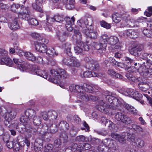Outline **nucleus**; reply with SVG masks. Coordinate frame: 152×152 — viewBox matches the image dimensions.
I'll return each mask as SVG.
<instances>
[{"label": "nucleus", "mask_w": 152, "mask_h": 152, "mask_svg": "<svg viewBox=\"0 0 152 152\" xmlns=\"http://www.w3.org/2000/svg\"><path fill=\"white\" fill-rule=\"evenodd\" d=\"M32 74L39 76L45 79L48 77L50 81L56 84L60 82L61 79H67L69 77V74L65 70L60 69L56 71L51 70L50 74H48L47 70L43 71L37 69L34 70Z\"/></svg>", "instance_id": "f257e3e1"}, {"label": "nucleus", "mask_w": 152, "mask_h": 152, "mask_svg": "<svg viewBox=\"0 0 152 152\" xmlns=\"http://www.w3.org/2000/svg\"><path fill=\"white\" fill-rule=\"evenodd\" d=\"M103 97L105 99L102 100L100 104L97 106L98 110L102 112L107 113L109 108L115 109L122 104L123 101L122 99L115 97L110 93L103 95Z\"/></svg>", "instance_id": "f03ea898"}, {"label": "nucleus", "mask_w": 152, "mask_h": 152, "mask_svg": "<svg viewBox=\"0 0 152 152\" xmlns=\"http://www.w3.org/2000/svg\"><path fill=\"white\" fill-rule=\"evenodd\" d=\"M75 89L77 90L76 92L78 93V96L82 100L87 101L96 99L95 96L88 94L93 91V88L91 86L86 84L82 86L76 85Z\"/></svg>", "instance_id": "7ed1b4c3"}, {"label": "nucleus", "mask_w": 152, "mask_h": 152, "mask_svg": "<svg viewBox=\"0 0 152 152\" xmlns=\"http://www.w3.org/2000/svg\"><path fill=\"white\" fill-rule=\"evenodd\" d=\"M8 53L4 50L0 49V64L10 66L13 64V61L7 57Z\"/></svg>", "instance_id": "20e7f679"}, {"label": "nucleus", "mask_w": 152, "mask_h": 152, "mask_svg": "<svg viewBox=\"0 0 152 152\" xmlns=\"http://www.w3.org/2000/svg\"><path fill=\"white\" fill-rule=\"evenodd\" d=\"M150 64H152V60H151L150 63L148 62V61H146L145 62H143V64L140 65L139 67H135V69H136L137 72L141 75L144 76L150 67Z\"/></svg>", "instance_id": "39448f33"}, {"label": "nucleus", "mask_w": 152, "mask_h": 152, "mask_svg": "<svg viewBox=\"0 0 152 152\" xmlns=\"http://www.w3.org/2000/svg\"><path fill=\"white\" fill-rule=\"evenodd\" d=\"M48 40L46 39L43 38L39 40L35 45L36 50L38 52L42 53L46 52L47 48L45 44L48 43Z\"/></svg>", "instance_id": "423d86ee"}, {"label": "nucleus", "mask_w": 152, "mask_h": 152, "mask_svg": "<svg viewBox=\"0 0 152 152\" xmlns=\"http://www.w3.org/2000/svg\"><path fill=\"white\" fill-rule=\"evenodd\" d=\"M115 117L118 121H121L126 124H130L132 122L130 118L121 113H117L115 114Z\"/></svg>", "instance_id": "0eeeda50"}, {"label": "nucleus", "mask_w": 152, "mask_h": 152, "mask_svg": "<svg viewBox=\"0 0 152 152\" xmlns=\"http://www.w3.org/2000/svg\"><path fill=\"white\" fill-rule=\"evenodd\" d=\"M143 48V45H139L129 49V52L132 55L135 56H140L142 52Z\"/></svg>", "instance_id": "6e6552de"}, {"label": "nucleus", "mask_w": 152, "mask_h": 152, "mask_svg": "<svg viewBox=\"0 0 152 152\" xmlns=\"http://www.w3.org/2000/svg\"><path fill=\"white\" fill-rule=\"evenodd\" d=\"M13 62L20 70H23L27 68V63L23 60L16 58H13Z\"/></svg>", "instance_id": "1a4fd4ad"}, {"label": "nucleus", "mask_w": 152, "mask_h": 152, "mask_svg": "<svg viewBox=\"0 0 152 152\" xmlns=\"http://www.w3.org/2000/svg\"><path fill=\"white\" fill-rule=\"evenodd\" d=\"M103 144H106V147L109 149L115 150L117 148L116 142L114 140L110 139H106L104 140Z\"/></svg>", "instance_id": "9d476101"}, {"label": "nucleus", "mask_w": 152, "mask_h": 152, "mask_svg": "<svg viewBox=\"0 0 152 152\" xmlns=\"http://www.w3.org/2000/svg\"><path fill=\"white\" fill-rule=\"evenodd\" d=\"M71 47V44L69 42L64 43L62 45V48L64 50V52L69 56L72 55Z\"/></svg>", "instance_id": "9b49d317"}, {"label": "nucleus", "mask_w": 152, "mask_h": 152, "mask_svg": "<svg viewBox=\"0 0 152 152\" xmlns=\"http://www.w3.org/2000/svg\"><path fill=\"white\" fill-rule=\"evenodd\" d=\"M16 115V113L14 110H12L10 113L7 114L6 115L5 117V119L6 121L5 124L7 126V122L10 124V122L11 120L14 118Z\"/></svg>", "instance_id": "f8f14e48"}, {"label": "nucleus", "mask_w": 152, "mask_h": 152, "mask_svg": "<svg viewBox=\"0 0 152 152\" xmlns=\"http://www.w3.org/2000/svg\"><path fill=\"white\" fill-rule=\"evenodd\" d=\"M8 25L12 30H16L20 28L18 20H11L9 22Z\"/></svg>", "instance_id": "ddd939ff"}, {"label": "nucleus", "mask_w": 152, "mask_h": 152, "mask_svg": "<svg viewBox=\"0 0 152 152\" xmlns=\"http://www.w3.org/2000/svg\"><path fill=\"white\" fill-rule=\"evenodd\" d=\"M124 34L132 39H134L137 37L138 33L132 29H129L124 31Z\"/></svg>", "instance_id": "4468645a"}, {"label": "nucleus", "mask_w": 152, "mask_h": 152, "mask_svg": "<svg viewBox=\"0 0 152 152\" xmlns=\"http://www.w3.org/2000/svg\"><path fill=\"white\" fill-rule=\"evenodd\" d=\"M111 136L112 138L115 139L121 143L124 142L125 140L126 136L124 134L121 135L116 133H111Z\"/></svg>", "instance_id": "2eb2a0df"}, {"label": "nucleus", "mask_w": 152, "mask_h": 152, "mask_svg": "<svg viewBox=\"0 0 152 152\" xmlns=\"http://www.w3.org/2000/svg\"><path fill=\"white\" fill-rule=\"evenodd\" d=\"M50 21H51V20H46L42 22V24L45 26V30L48 32L51 31L52 30L51 24L49 23ZM52 24L51 23V24Z\"/></svg>", "instance_id": "dca6fc26"}, {"label": "nucleus", "mask_w": 152, "mask_h": 152, "mask_svg": "<svg viewBox=\"0 0 152 152\" xmlns=\"http://www.w3.org/2000/svg\"><path fill=\"white\" fill-rule=\"evenodd\" d=\"M129 96L132 97L134 99L139 101L142 97V95L138 91L132 89V91L130 93Z\"/></svg>", "instance_id": "f3484780"}, {"label": "nucleus", "mask_w": 152, "mask_h": 152, "mask_svg": "<svg viewBox=\"0 0 152 152\" xmlns=\"http://www.w3.org/2000/svg\"><path fill=\"white\" fill-rule=\"evenodd\" d=\"M43 0H35V3L32 4V6L34 9L40 12H42V10L40 6L43 2Z\"/></svg>", "instance_id": "a211bd4d"}, {"label": "nucleus", "mask_w": 152, "mask_h": 152, "mask_svg": "<svg viewBox=\"0 0 152 152\" xmlns=\"http://www.w3.org/2000/svg\"><path fill=\"white\" fill-rule=\"evenodd\" d=\"M134 61L130 59L129 57H126L125 59V63H124L125 67L127 69L131 68L132 66L133 65Z\"/></svg>", "instance_id": "6ab92c4d"}, {"label": "nucleus", "mask_w": 152, "mask_h": 152, "mask_svg": "<svg viewBox=\"0 0 152 152\" xmlns=\"http://www.w3.org/2000/svg\"><path fill=\"white\" fill-rule=\"evenodd\" d=\"M139 89L142 91H145L150 88L149 85L147 83L142 82L138 85Z\"/></svg>", "instance_id": "aec40b11"}, {"label": "nucleus", "mask_w": 152, "mask_h": 152, "mask_svg": "<svg viewBox=\"0 0 152 152\" xmlns=\"http://www.w3.org/2000/svg\"><path fill=\"white\" fill-rule=\"evenodd\" d=\"M25 114L29 119H31L35 116L36 113L33 110L29 109L26 111Z\"/></svg>", "instance_id": "412c9836"}, {"label": "nucleus", "mask_w": 152, "mask_h": 152, "mask_svg": "<svg viewBox=\"0 0 152 152\" xmlns=\"http://www.w3.org/2000/svg\"><path fill=\"white\" fill-rule=\"evenodd\" d=\"M74 34L73 36V39L76 40L77 42L80 43L82 39V36L81 33L78 31H74Z\"/></svg>", "instance_id": "4be33fe9"}, {"label": "nucleus", "mask_w": 152, "mask_h": 152, "mask_svg": "<svg viewBox=\"0 0 152 152\" xmlns=\"http://www.w3.org/2000/svg\"><path fill=\"white\" fill-rule=\"evenodd\" d=\"M75 20H66V26L67 30L71 31L73 30V28L71 26L74 23Z\"/></svg>", "instance_id": "5701e85b"}, {"label": "nucleus", "mask_w": 152, "mask_h": 152, "mask_svg": "<svg viewBox=\"0 0 152 152\" xmlns=\"http://www.w3.org/2000/svg\"><path fill=\"white\" fill-rule=\"evenodd\" d=\"M118 38L115 36H111L109 37L108 44L112 45H115L118 42Z\"/></svg>", "instance_id": "b1692460"}, {"label": "nucleus", "mask_w": 152, "mask_h": 152, "mask_svg": "<svg viewBox=\"0 0 152 152\" xmlns=\"http://www.w3.org/2000/svg\"><path fill=\"white\" fill-rule=\"evenodd\" d=\"M80 65V63L79 60L75 57H72L71 62L70 66L79 67Z\"/></svg>", "instance_id": "393cba45"}, {"label": "nucleus", "mask_w": 152, "mask_h": 152, "mask_svg": "<svg viewBox=\"0 0 152 152\" xmlns=\"http://www.w3.org/2000/svg\"><path fill=\"white\" fill-rule=\"evenodd\" d=\"M132 144L134 145L141 148L144 146L145 142L143 140L137 138L134 143H132Z\"/></svg>", "instance_id": "a878e982"}, {"label": "nucleus", "mask_w": 152, "mask_h": 152, "mask_svg": "<svg viewBox=\"0 0 152 152\" xmlns=\"http://www.w3.org/2000/svg\"><path fill=\"white\" fill-rule=\"evenodd\" d=\"M81 45V42H80L74 47L75 52L77 54H79L83 52V49Z\"/></svg>", "instance_id": "bb28decb"}, {"label": "nucleus", "mask_w": 152, "mask_h": 152, "mask_svg": "<svg viewBox=\"0 0 152 152\" xmlns=\"http://www.w3.org/2000/svg\"><path fill=\"white\" fill-rule=\"evenodd\" d=\"M109 39V37L107 34H103L100 37V42L103 45H106L107 44H108Z\"/></svg>", "instance_id": "cd10ccee"}, {"label": "nucleus", "mask_w": 152, "mask_h": 152, "mask_svg": "<svg viewBox=\"0 0 152 152\" xmlns=\"http://www.w3.org/2000/svg\"><path fill=\"white\" fill-rule=\"evenodd\" d=\"M26 124H18L16 127L17 129H19V131L22 133H23L24 132H26L28 129L27 128Z\"/></svg>", "instance_id": "c85d7f7f"}, {"label": "nucleus", "mask_w": 152, "mask_h": 152, "mask_svg": "<svg viewBox=\"0 0 152 152\" xmlns=\"http://www.w3.org/2000/svg\"><path fill=\"white\" fill-rule=\"evenodd\" d=\"M46 54L48 55L49 56H57L58 54L56 52L55 50L53 48H50L47 49L46 51Z\"/></svg>", "instance_id": "c756f323"}, {"label": "nucleus", "mask_w": 152, "mask_h": 152, "mask_svg": "<svg viewBox=\"0 0 152 152\" xmlns=\"http://www.w3.org/2000/svg\"><path fill=\"white\" fill-rule=\"evenodd\" d=\"M24 56L28 60L34 61L36 60V57L31 53L29 52H26Z\"/></svg>", "instance_id": "7c9ffc66"}, {"label": "nucleus", "mask_w": 152, "mask_h": 152, "mask_svg": "<svg viewBox=\"0 0 152 152\" xmlns=\"http://www.w3.org/2000/svg\"><path fill=\"white\" fill-rule=\"evenodd\" d=\"M77 23L81 27H84L85 26L87 28V26L88 25V20H79Z\"/></svg>", "instance_id": "2f4dec72"}, {"label": "nucleus", "mask_w": 152, "mask_h": 152, "mask_svg": "<svg viewBox=\"0 0 152 152\" xmlns=\"http://www.w3.org/2000/svg\"><path fill=\"white\" fill-rule=\"evenodd\" d=\"M141 57L143 59H148L146 61H148V62L150 63L151 60H152V54H150L147 53H142Z\"/></svg>", "instance_id": "473e14b6"}, {"label": "nucleus", "mask_w": 152, "mask_h": 152, "mask_svg": "<svg viewBox=\"0 0 152 152\" xmlns=\"http://www.w3.org/2000/svg\"><path fill=\"white\" fill-rule=\"evenodd\" d=\"M132 91V89L124 88L121 89L119 90V92L122 94L126 96H129L130 93Z\"/></svg>", "instance_id": "72a5a7b5"}, {"label": "nucleus", "mask_w": 152, "mask_h": 152, "mask_svg": "<svg viewBox=\"0 0 152 152\" xmlns=\"http://www.w3.org/2000/svg\"><path fill=\"white\" fill-rule=\"evenodd\" d=\"M64 16L62 15H59L58 14H56L54 15L53 17V16L51 14L47 15L46 19H60L63 18Z\"/></svg>", "instance_id": "f704fd0d"}, {"label": "nucleus", "mask_w": 152, "mask_h": 152, "mask_svg": "<svg viewBox=\"0 0 152 152\" xmlns=\"http://www.w3.org/2000/svg\"><path fill=\"white\" fill-rule=\"evenodd\" d=\"M57 36L58 39L62 42L64 41L66 38L65 33H61L60 31H58L57 32Z\"/></svg>", "instance_id": "c9c22d12"}, {"label": "nucleus", "mask_w": 152, "mask_h": 152, "mask_svg": "<svg viewBox=\"0 0 152 152\" xmlns=\"http://www.w3.org/2000/svg\"><path fill=\"white\" fill-rule=\"evenodd\" d=\"M25 12H19L18 14V18H22V19H24L27 18L28 19L29 18V15L27 14V13H26V10L25 9Z\"/></svg>", "instance_id": "e433bc0d"}, {"label": "nucleus", "mask_w": 152, "mask_h": 152, "mask_svg": "<svg viewBox=\"0 0 152 152\" xmlns=\"http://www.w3.org/2000/svg\"><path fill=\"white\" fill-rule=\"evenodd\" d=\"M132 128L137 132H143V130L142 127L140 126L132 124Z\"/></svg>", "instance_id": "4c0bfd02"}, {"label": "nucleus", "mask_w": 152, "mask_h": 152, "mask_svg": "<svg viewBox=\"0 0 152 152\" xmlns=\"http://www.w3.org/2000/svg\"><path fill=\"white\" fill-rule=\"evenodd\" d=\"M88 34H87V36L91 38L96 39L97 38L98 34L96 32L94 31L90 32L89 30H87Z\"/></svg>", "instance_id": "58836bf2"}, {"label": "nucleus", "mask_w": 152, "mask_h": 152, "mask_svg": "<svg viewBox=\"0 0 152 152\" xmlns=\"http://www.w3.org/2000/svg\"><path fill=\"white\" fill-rule=\"evenodd\" d=\"M72 57H66L64 58L63 60L62 61L64 64L67 66H70L71 62Z\"/></svg>", "instance_id": "ea45409f"}, {"label": "nucleus", "mask_w": 152, "mask_h": 152, "mask_svg": "<svg viewBox=\"0 0 152 152\" xmlns=\"http://www.w3.org/2000/svg\"><path fill=\"white\" fill-rule=\"evenodd\" d=\"M20 6L18 4L14 3L11 6V10L14 12L18 13V14L19 12H18V10Z\"/></svg>", "instance_id": "a19ab883"}, {"label": "nucleus", "mask_w": 152, "mask_h": 152, "mask_svg": "<svg viewBox=\"0 0 152 152\" xmlns=\"http://www.w3.org/2000/svg\"><path fill=\"white\" fill-rule=\"evenodd\" d=\"M126 134L127 135L125 136H127L126 137L128 140L132 141V143H134L137 138H135L134 134L128 133H127Z\"/></svg>", "instance_id": "79ce46f5"}, {"label": "nucleus", "mask_w": 152, "mask_h": 152, "mask_svg": "<svg viewBox=\"0 0 152 152\" xmlns=\"http://www.w3.org/2000/svg\"><path fill=\"white\" fill-rule=\"evenodd\" d=\"M40 118L38 116H35L33 117L32 119L33 120V122L35 125H39L41 124V121L40 119Z\"/></svg>", "instance_id": "37998d69"}, {"label": "nucleus", "mask_w": 152, "mask_h": 152, "mask_svg": "<svg viewBox=\"0 0 152 152\" xmlns=\"http://www.w3.org/2000/svg\"><path fill=\"white\" fill-rule=\"evenodd\" d=\"M105 125L106 126H107L108 127L109 129L110 130H113L114 124L110 120H106V123Z\"/></svg>", "instance_id": "c03bdc74"}, {"label": "nucleus", "mask_w": 152, "mask_h": 152, "mask_svg": "<svg viewBox=\"0 0 152 152\" xmlns=\"http://www.w3.org/2000/svg\"><path fill=\"white\" fill-rule=\"evenodd\" d=\"M100 25L102 27L105 28L107 29H109L111 27L110 24L107 23L104 20H102L101 22Z\"/></svg>", "instance_id": "a18cd8bd"}, {"label": "nucleus", "mask_w": 152, "mask_h": 152, "mask_svg": "<svg viewBox=\"0 0 152 152\" xmlns=\"http://www.w3.org/2000/svg\"><path fill=\"white\" fill-rule=\"evenodd\" d=\"M102 45L103 44H102L101 42V43L94 42L92 44V45L94 48L97 50L101 48Z\"/></svg>", "instance_id": "49530a36"}, {"label": "nucleus", "mask_w": 152, "mask_h": 152, "mask_svg": "<svg viewBox=\"0 0 152 152\" xmlns=\"http://www.w3.org/2000/svg\"><path fill=\"white\" fill-rule=\"evenodd\" d=\"M147 10L148 11H145L144 13V14L147 17H150L152 15V6L148 7Z\"/></svg>", "instance_id": "de8ad7c7"}, {"label": "nucleus", "mask_w": 152, "mask_h": 152, "mask_svg": "<svg viewBox=\"0 0 152 152\" xmlns=\"http://www.w3.org/2000/svg\"><path fill=\"white\" fill-rule=\"evenodd\" d=\"M29 25L36 26L39 24L37 20H27Z\"/></svg>", "instance_id": "09e8293b"}, {"label": "nucleus", "mask_w": 152, "mask_h": 152, "mask_svg": "<svg viewBox=\"0 0 152 152\" xmlns=\"http://www.w3.org/2000/svg\"><path fill=\"white\" fill-rule=\"evenodd\" d=\"M75 3L74 0H69L68 4L66 5V8L69 9H71L74 8V5Z\"/></svg>", "instance_id": "8fccbe9b"}, {"label": "nucleus", "mask_w": 152, "mask_h": 152, "mask_svg": "<svg viewBox=\"0 0 152 152\" xmlns=\"http://www.w3.org/2000/svg\"><path fill=\"white\" fill-rule=\"evenodd\" d=\"M38 129L33 128H29L28 129L27 132L33 134H36L37 132Z\"/></svg>", "instance_id": "3c124183"}, {"label": "nucleus", "mask_w": 152, "mask_h": 152, "mask_svg": "<svg viewBox=\"0 0 152 152\" xmlns=\"http://www.w3.org/2000/svg\"><path fill=\"white\" fill-rule=\"evenodd\" d=\"M28 117L26 115H23L20 118V121L22 123V124H26L28 121Z\"/></svg>", "instance_id": "603ef678"}, {"label": "nucleus", "mask_w": 152, "mask_h": 152, "mask_svg": "<svg viewBox=\"0 0 152 152\" xmlns=\"http://www.w3.org/2000/svg\"><path fill=\"white\" fill-rule=\"evenodd\" d=\"M86 138L83 135L77 136L76 138V140L79 142H83L85 141Z\"/></svg>", "instance_id": "864d4df0"}, {"label": "nucleus", "mask_w": 152, "mask_h": 152, "mask_svg": "<svg viewBox=\"0 0 152 152\" xmlns=\"http://www.w3.org/2000/svg\"><path fill=\"white\" fill-rule=\"evenodd\" d=\"M126 76L128 79L132 81L135 82L137 81V79L132 75L127 74Z\"/></svg>", "instance_id": "5fc2aeb1"}, {"label": "nucleus", "mask_w": 152, "mask_h": 152, "mask_svg": "<svg viewBox=\"0 0 152 152\" xmlns=\"http://www.w3.org/2000/svg\"><path fill=\"white\" fill-rule=\"evenodd\" d=\"M20 148L19 143H14L13 147L12 148H13L14 151L15 152H18L19 151Z\"/></svg>", "instance_id": "6e6d98bb"}, {"label": "nucleus", "mask_w": 152, "mask_h": 152, "mask_svg": "<svg viewBox=\"0 0 152 152\" xmlns=\"http://www.w3.org/2000/svg\"><path fill=\"white\" fill-rule=\"evenodd\" d=\"M59 125L63 127L64 126L66 129H68L69 128L68 124L65 121H61Z\"/></svg>", "instance_id": "4d7b16f0"}, {"label": "nucleus", "mask_w": 152, "mask_h": 152, "mask_svg": "<svg viewBox=\"0 0 152 152\" xmlns=\"http://www.w3.org/2000/svg\"><path fill=\"white\" fill-rule=\"evenodd\" d=\"M82 48L83 49V51H88L89 50V47L87 43L81 42Z\"/></svg>", "instance_id": "13d9d810"}, {"label": "nucleus", "mask_w": 152, "mask_h": 152, "mask_svg": "<svg viewBox=\"0 0 152 152\" xmlns=\"http://www.w3.org/2000/svg\"><path fill=\"white\" fill-rule=\"evenodd\" d=\"M107 47L106 45H102L101 48L97 50L98 53H99L100 54H102L103 53H104V52L105 51L106 48Z\"/></svg>", "instance_id": "bf43d9fd"}, {"label": "nucleus", "mask_w": 152, "mask_h": 152, "mask_svg": "<svg viewBox=\"0 0 152 152\" xmlns=\"http://www.w3.org/2000/svg\"><path fill=\"white\" fill-rule=\"evenodd\" d=\"M104 141V140L102 141L100 143L98 146V149L99 150L101 151H103L105 147H106V144H103V142Z\"/></svg>", "instance_id": "052dcab7"}, {"label": "nucleus", "mask_w": 152, "mask_h": 152, "mask_svg": "<svg viewBox=\"0 0 152 152\" xmlns=\"http://www.w3.org/2000/svg\"><path fill=\"white\" fill-rule=\"evenodd\" d=\"M42 141L40 138L37 139L34 142V146L42 145Z\"/></svg>", "instance_id": "680f3d73"}, {"label": "nucleus", "mask_w": 152, "mask_h": 152, "mask_svg": "<svg viewBox=\"0 0 152 152\" xmlns=\"http://www.w3.org/2000/svg\"><path fill=\"white\" fill-rule=\"evenodd\" d=\"M7 8L6 4L2 3L0 1V10L3 11L5 10Z\"/></svg>", "instance_id": "e2e57ef3"}, {"label": "nucleus", "mask_w": 152, "mask_h": 152, "mask_svg": "<svg viewBox=\"0 0 152 152\" xmlns=\"http://www.w3.org/2000/svg\"><path fill=\"white\" fill-rule=\"evenodd\" d=\"M83 75L85 77H92L91 75V72L89 71H87L85 72L83 74Z\"/></svg>", "instance_id": "0e129e2a"}, {"label": "nucleus", "mask_w": 152, "mask_h": 152, "mask_svg": "<svg viewBox=\"0 0 152 152\" xmlns=\"http://www.w3.org/2000/svg\"><path fill=\"white\" fill-rule=\"evenodd\" d=\"M122 15L118 13L115 12L113 14L112 16L113 19H117V18H121Z\"/></svg>", "instance_id": "69168bd1"}, {"label": "nucleus", "mask_w": 152, "mask_h": 152, "mask_svg": "<svg viewBox=\"0 0 152 152\" xmlns=\"http://www.w3.org/2000/svg\"><path fill=\"white\" fill-rule=\"evenodd\" d=\"M92 64H93L91 61L87 63L86 65L87 68L91 70H95V68H94V67H92Z\"/></svg>", "instance_id": "338daca9"}, {"label": "nucleus", "mask_w": 152, "mask_h": 152, "mask_svg": "<svg viewBox=\"0 0 152 152\" xmlns=\"http://www.w3.org/2000/svg\"><path fill=\"white\" fill-rule=\"evenodd\" d=\"M61 144L60 140L57 139L55 140L54 142V146L56 148H58Z\"/></svg>", "instance_id": "774afa93"}]
</instances>
